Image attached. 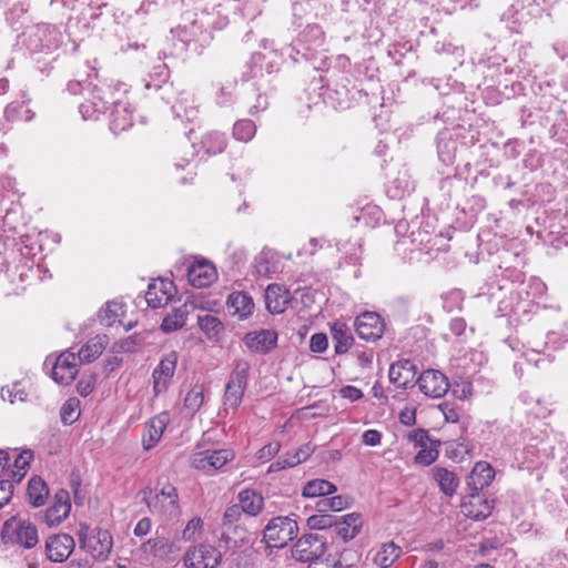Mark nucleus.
Wrapping results in <instances>:
<instances>
[{
  "label": "nucleus",
  "mask_w": 568,
  "mask_h": 568,
  "mask_svg": "<svg viewBox=\"0 0 568 568\" xmlns=\"http://www.w3.org/2000/svg\"><path fill=\"white\" fill-rule=\"evenodd\" d=\"M20 39L31 54H51L61 45L62 33L55 26L40 23L27 28Z\"/></svg>",
  "instance_id": "obj_1"
},
{
  "label": "nucleus",
  "mask_w": 568,
  "mask_h": 568,
  "mask_svg": "<svg viewBox=\"0 0 568 568\" xmlns=\"http://www.w3.org/2000/svg\"><path fill=\"white\" fill-rule=\"evenodd\" d=\"M79 546L89 552L94 559L106 560L112 551V535L100 527L91 528L87 524H80L77 531Z\"/></svg>",
  "instance_id": "obj_2"
},
{
  "label": "nucleus",
  "mask_w": 568,
  "mask_h": 568,
  "mask_svg": "<svg viewBox=\"0 0 568 568\" xmlns=\"http://www.w3.org/2000/svg\"><path fill=\"white\" fill-rule=\"evenodd\" d=\"M298 525L290 516L273 517L263 530V541L270 548H284L297 537Z\"/></svg>",
  "instance_id": "obj_3"
},
{
  "label": "nucleus",
  "mask_w": 568,
  "mask_h": 568,
  "mask_svg": "<svg viewBox=\"0 0 568 568\" xmlns=\"http://www.w3.org/2000/svg\"><path fill=\"white\" fill-rule=\"evenodd\" d=\"M152 493L150 487L143 488L140 494L143 495V500L146 503L148 508L153 514H163L168 517H175L179 515V496L176 488L168 484L153 497L149 498Z\"/></svg>",
  "instance_id": "obj_4"
},
{
  "label": "nucleus",
  "mask_w": 568,
  "mask_h": 568,
  "mask_svg": "<svg viewBox=\"0 0 568 568\" xmlns=\"http://www.w3.org/2000/svg\"><path fill=\"white\" fill-rule=\"evenodd\" d=\"M327 546L323 536L318 534H306L292 547V557L301 562H308L311 567L317 561H324L323 556Z\"/></svg>",
  "instance_id": "obj_5"
},
{
  "label": "nucleus",
  "mask_w": 568,
  "mask_h": 568,
  "mask_svg": "<svg viewBox=\"0 0 568 568\" xmlns=\"http://www.w3.org/2000/svg\"><path fill=\"white\" fill-rule=\"evenodd\" d=\"M2 535L8 541L16 542L27 549L33 548L39 542L37 527L28 520H20L16 517L4 521Z\"/></svg>",
  "instance_id": "obj_6"
},
{
  "label": "nucleus",
  "mask_w": 568,
  "mask_h": 568,
  "mask_svg": "<svg viewBox=\"0 0 568 568\" xmlns=\"http://www.w3.org/2000/svg\"><path fill=\"white\" fill-rule=\"evenodd\" d=\"M250 364L240 361L234 371L231 373L229 382L225 386L224 404L236 408L243 399L244 392L248 379Z\"/></svg>",
  "instance_id": "obj_7"
},
{
  "label": "nucleus",
  "mask_w": 568,
  "mask_h": 568,
  "mask_svg": "<svg viewBox=\"0 0 568 568\" xmlns=\"http://www.w3.org/2000/svg\"><path fill=\"white\" fill-rule=\"evenodd\" d=\"M179 354L171 351L165 354L152 372V388L155 396L165 393L171 385L176 366Z\"/></svg>",
  "instance_id": "obj_8"
},
{
  "label": "nucleus",
  "mask_w": 568,
  "mask_h": 568,
  "mask_svg": "<svg viewBox=\"0 0 568 568\" xmlns=\"http://www.w3.org/2000/svg\"><path fill=\"white\" fill-rule=\"evenodd\" d=\"M235 454L232 449H205L193 454L192 466L207 474L221 469L224 465L233 460Z\"/></svg>",
  "instance_id": "obj_9"
},
{
  "label": "nucleus",
  "mask_w": 568,
  "mask_h": 568,
  "mask_svg": "<svg viewBox=\"0 0 568 568\" xmlns=\"http://www.w3.org/2000/svg\"><path fill=\"white\" fill-rule=\"evenodd\" d=\"M183 560L187 568H216L222 560V554L212 545L200 544L190 548Z\"/></svg>",
  "instance_id": "obj_10"
},
{
  "label": "nucleus",
  "mask_w": 568,
  "mask_h": 568,
  "mask_svg": "<svg viewBox=\"0 0 568 568\" xmlns=\"http://www.w3.org/2000/svg\"><path fill=\"white\" fill-rule=\"evenodd\" d=\"M355 332L361 339L376 342L385 332V323L376 312L361 313L354 322Z\"/></svg>",
  "instance_id": "obj_11"
},
{
  "label": "nucleus",
  "mask_w": 568,
  "mask_h": 568,
  "mask_svg": "<svg viewBox=\"0 0 568 568\" xmlns=\"http://www.w3.org/2000/svg\"><path fill=\"white\" fill-rule=\"evenodd\" d=\"M416 382L420 392L428 397L439 398L449 388L448 378L437 369L424 371Z\"/></svg>",
  "instance_id": "obj_12"
},
{
  "label": "nucleus",
  "mask_w": 568,
  "mask_h": 568,
  "mask_svg": "<svg viewBox=\"0 0 568 568\" xmlns=\"http://www.w3.org/2000/svg\"><path fill=\"white\" fill-rule=\"evenodd\" d=\"M75 542L69 534H55L45 540V554L50 561L63 562L74 550Z\"/></svg>",
  "instance_id": "obj_13"
},
{
  "label": "nucleus",
  "mask_w": 568,
  "mask_h": 568,
  "mask_svg": "<svg viewBox=\"0 0 568 568\" xmlns=\"http://www.w3.org/2000/svg\"><path fill=\"white\" fill-rule=\"evenodd\" d=\"M71 511L70 494L67 489H58L52 504L44 513V523L49 527H57L65 520Z\"/></svg>",
  "instance_id": "obj_14"
},
{
  "label": "nucleus",
  "mask_w": 568,
  "mask_h": 568,
  "mask_svg": "<svg viewBox=\"0 0 568 568\" xmlns=\"http://www.w3.org/2000/svg\"><path fill=\"white\" fill-rule=\"evenodd\" d=\"M278 335L274 329H258L245 334L246 347L256 354L266 355L277 346Z\"/></svg>",
  "instance_id": "obj_15"
},
{
  "label": "nucleus",
  "mask_w": 568,
  "mask_h": 568,
  "mask_svg": "<svg viewBox=\"0 0 568 568\" xmlns=\"http://www.w3.org/2000/svg\"><path fill=\"white\" fill-rule=\"evenodd\" d=\"M78 355L64 352L55 359L52 368V378L61 385H69L78 374Z\"/></svg>",
  "instance_id": "obj_16"
},
{
  "label": "nucleus",
  "mask_w": 568,
  "mask_h": 568,
  "mask_svg": "<svg viewBox=\"0 0 568 568\" xmlns=\"http://www.w3.org/2000/svg\"><path fill=\"white\" fill-rule=\"evenodd\" d=\"M175 286L170 280L159 278L152 281L145 292L148 306L159 308L165 306L172 298Z\"/></svg>",
  "instance_id": "obj_17"
},
{
  "label": "nucleus",
  "mask_w": 568,
  "mask_h": 568,
  "mask_svg": "<svg viewBox=\"0 0 568 568\" xmlns=\"http://www.w3.org/2000/svg\"><path fill=\"white\" fill-rule=\"evenodd\" d=\"M464 514L474 520H484L490 516L493 504L480 491H470L462 503Z\"/></svg>",
  "instance_id": "obj_18"
},
{
  "label": "nucleus",
  "mask_w": 568,
  "mask_h": 568,
  "mask_svg": "<svg viewBox=\"0 0 568 568\" xmlns=\"http://www.w3.org/2000/svg\"><path fill=\"white\" fill-rule=\"evenodd\" d=\"M417 368L410 359H402L390 365L389 382L397 388H407L415 382Z\"/></svg>",
  "instance_id": "obj_19"
},
{
  "label": "nucleus",
  "mask_w": 568,
  "mask_h": 568,
  "mask_svg": "<svg viewBox=\"0 0 568 568\" xmlns=\"http://www.w3.org/2000/svg\"><path fill=\"white\" fill-rule=\"evenodd\" d=\"M292 301L291 292L281 284H270L265 290V305L270 313L282 314Z\"/></svg>",
  "instance_id": "obj_20"
},
{
  "label": "nucleus",
  "mask_w": 568,
  "mask_h": 568,
  "mask_svg": "<svg viewBox=\"0 0 568 568\" xmlns=\"http://www.w3.org/2000/svg\"><path fill=\"white\" fill-rule=\"evenodd\" d=\"M170 423V415L168 412H162L159 415L152 417L148 423L143 433V448L150 450L156 446L162 438V435Z\"/></svg>",
  "instance_id": "obj_21"
},
{
  "label": "nucleus",
  "mask_w": 568,
  "mask_h": 568,
  "mask_svg": "<svg viewBox=\"0 0 568 568\" xmlns=\"http://www.w3.org/2000/svg\"><path fill=\"white\" fill-rule=\"evenodd\" d=\"M112 110L110 113V129L114 134L131 128L133 124V114L128 102L112 100Z\"/></svg>",
  "instance_id": "obj_22"
},
{
  "label": "nucleus",
  "mask_w": 568,
  "mask_h": 568,
  "mask_svg": "<svg viewBox=\"0 0 568 568\" xmlns=\"http://www.w3.org/2000/svg\"><path fill=\"white\" fill-rule=\"evenodd\" d=\"M216 278V270L209 262H197L187 268V281L194 287H207Z\"/></svg>",
  "instance_id": "obj_23"
},
{
  "label": "nucleus",
  "mask_w": 568,
  "mask_h": 568,
  "mask_svg": "<svg viewBox=\"0 0 568 568\" xmlns=\"http://www.w3.org/2000/svg\"><path fill=\"white\" fill-rule=\"evenodd\" d=\"M178 34L180 39L187 45L191 42L200 43L203 45L207 43L211 38V34L206 30L205 24L197 19L190 20L189 23L179 26Z\"/></svg>",
  "instance_id": "obj_24"
},
{
  "label": "nucleus",
  "mask_w": 568,
  "mask_h": 568,
  "mask_svg": "<svg viewBox=\"0 0 568 568\" xmlns=\"http://www.w3.org/2000/svg\"><path fill=\"white\" fill-rule=\"evenodd\" d=\"M494 478L495 469L493 466L486 462H478L467 477V486L470 491H480L488 487Z\"/></svg>",
  "instance_id": "obj_25"
},
{
  "label": "nucleus",
  "mask_w": 568,
  "mask_h": 568,
  "mask_svg": "<svg viewBox=\"0 0 568 568\" xmlns=\"http://www.w3.org/2000/svg\"><path fill=\"white\" fill-rule=\"evenodd\" d=\"M362 529L361 515L357 513L347 514L335 519L333 532L343 541L355 538Z\"/></svg>",
  "instance_id": "obj_26"
},
{
  "label": "nucleus",
  "mask_w": 568,
  "mask_h": 568,
  "mask_svg": "<svg viewBox=\"0 0 568 568\" xmlns=\"http://www.w3.org/2000/svg\"><path fill=\"white\" fill-rule=\"evenodd\" d=\"M331 336L337 355L345 354L354 344V337L346 323L336 321L331 325Z\"/></svg>",
  "instance_id": "obj_27"
},
{
  "label": "nucleus",
  "mask_w": 568,
  "mask_h": 568,
  "mask_svg": "<svg viewBox=\"0 0 568 568\" xmlns=\"http://www.w3.org/2000/svg\"><path fill=\"white\" fill-rule=\"evenodd\" d=\"M436 148L442 163L452 165L455 162L457 141L453 138L449 130H443L437 134Z\"/></svg>",
  "instance_id": "obj_28"
},
{
  "label": "nucleus",
  "mask_w": 568,
  "mask_h": 568,
  "mask_svg": "<svg viewBox=\"0 0 568 568\" xmlns=\"http://www.w3.org/2000/svg\"><path fill=\"white\" fill-rule=\"evenodd\" d=\"M229 311L241 320L250 316L254 310V302L251 295L245 292H234L229 295L226 302Z\"/></svg>",
  "instance_id": "obj_29"
},
{
  "label": "nucleus",
  "mask_w": 568,
  "mask_h": 568,
  "mask_svg": "<svg viewBox=\"0 0 568 568\" xmlns=\"http://www.w3.org/2000/svg\"><path fill=\"white\" fill-rule=\"evenodd\" d=\"M430 473L444 495L452 497L456 493L459 479L454 471L437 466L432 468Z\"/></svg>",
  "instance_id": "obj_30"
},
{
  "label": "nucleus",
  "mask_w": 568,
  "mask_h": 568,
  "mask_svg": "<svg viewBox=\"0 0 568 568\" xmlns=\"http://www.w3.org/2000/svg\"><path fill=\"white\" fill-rule=\"evenodd\" d=\"M237 499L240 507L248 516H257L264 507L263 496L254 489L245 488L241 490Z\"/></svg>",
  "instance_id": "obj_31"
},
{
  "label": "nucleus",
  "mask_w": 568,
  "mask_h": 568,
  "mask_svg": "<svg viewBox=\"0 0 568 568\" xmlns=\"http://www.w3.org/2000/svg\"><path fill=\"white\" fill-rule=\"evenodd\" d=\"M16 455L11 460V479L12 483H20L27 475L30 463L33 459V452L26 449L20 454H17V449L12 450Z\"/></svg>",
  "instance_id": "obj_32"
},
{
  "label": "nucleus",
  "mask_w": 568,
  "mask_h": 568,
  "mask_svg": "<svg viewBox=\"0 0 568 568\" xmlns=\"http://www.w3.org/2000/svg\"><path fill=\"white\" fill-rule=\"evenodd\" d=\"M27 494L30 504L33 507H40L45 504L49 496V489L41 477L33 476L28 483Z\"/></svg>",
  "instance_id": "obj_33"
},
{
  "label": "nucleus",
  "mask_w": 568,
  "mask_h": 568,
  "mask_svg": "<svg viewBox=\"0 0 568 568\" xmlns=\"http://www.w3.org/2000/svg\"><path fill=\"white\" fill-rule=\"evenodd\" d=\"M172 111L176 118L181 120H185L187 122H192L197 118L199 109L194 103V99L190 95H185L184 93L174 102L172 105Z\"/></svg>",
  "instance_id": "obj_34"
},
{
  "label": "nucleus",
  "mask_w": 568,
  "mask_h": 568,
  "mask_svg": "<svg viewBox=\"0 0 568 568\" xmlns=\"http://www.w3.org/2000/svg\"><path fill=\"white\" fill-rule=\"evenodd\" d=\"M187 314L189 310L186 304L174 308L163 318L161 329L164 333H171L182 328L186 323Z\"/></svg>",
  "instance_id": "obj_35"
},
{
  "label": "nucleus",
  "mask_w": 568,
  "mask_h": 568,
  "mask_svg": "<svg viewBox=\"0 0 568 568\" xmlns=\"http://www.w3.org/2000/svg\"><path fill=\"white\" fill-rule=\"evenodd\" d=\"M201 144L205 153L215 155L222 153L225 150L227 145V139L226 135L222 132L210 131L202 136Z\"/></svg>",
  "instance_id": "obj_36"
},
{
  "label": "nucleus",
  "mask_w": 568,
  "mask_h": 568,
  "mask_svg": "<svg viewBox=\"0 0 568 568\" xmlns=\"http://www.w3.org/2000/svg\"><path fill=\"white\" fill-rule=\"evenodd\" d=\"M402 548L395 542L383 544L374 557V562L381 568L390 567L400 556Z\"/></svg>",
  "instance_id": "obj_37"
},
{
  "label": "nucleus",
  "mask_w": 568,
  "mask_h": 568,
  "mask_svg": "<svg viewBox=\"0 0 568 568\" xmlns=\"http://www.w3.org/2000/svg\"><path fill=\"white\" fill-rule=\"evenodd\" d=\"M141 549L146 556L164 559L170 555L172 545L169 539L164 537H156L144 542Z\"/></svg>",
  "instance_id": "obj_38"
},
{
  "label": "nucleus",
  "mask_w": 568,
  "mask_h": 568,
  "mask_svg": "<svg viewBox=\"0 0 568 568\" xmlns=\"http://www.w3.org/2000/svg\"><path fill=\"white\" fill-rule=\"evenodd\" d=\"M162 58L159 57V60ZM169 79V69L168 65L159 61L155 65H153L152 70L148 74V79H143L144 87L148 90L154 89L160 90L162 89V85L166 83Z\"/></svg>",
  "instance_id": "obj_39"
},
{
  "label": "nucleus",
  "mask_w": 568,
  "mask_h": 568,
  "mask_svg": "<svg viewBox=\"0 0 568 568\" xmlns=\"http://www.w3.org/2000/svg\"><path fill=\"white\" fill-rule=\"evenodd\" d=\"M337 490L336 486L326 479H313L303 487L302 495L306 498L332 495Z\"/></svg>",
  "instance_id": "obj_40"
},
{
  "label": "nucleus",
  "mask_w": 568,
  "mask_h": 568,
  "mask_svg": "<svg viewBox=\"0 0 568 568\" xmlns=\"http://www.w3.org/2000/svg\"><path fill=\"white\" fill-rule=\"evenodd\" d=\"M197 325L210 339L217 337L224 329L222 321L211 314L197 316Z\"/></svg>",
  "instance_id": "obj_41"
},
{
  "label": "nucleus",
  "mask_w": 568,
  "mask_h": 568,
  "mask_svg": "<svg viewBox=\"0 0 568 568\" xmlns=\"http://www.w3.org/2000/svg\"><path fill=\"white\" fill-rule=\"evenodd\" d=\"M112 90L110 87H94L93 95L91 100H87L89 103L94 104V109L99 110V118L105 113L109 106L112 104Z\"/></svg>",
  "instance_id": "obj_42"
},
{
  "label": "nucleus",
  "mask_w": 568,
  "mask_h": 568,
  "mask_svg": "<svg viewBox=\"0 0 568 568\" xmlns=\"http://www.w3.org/2000/svg\"><path fill=\"white\" fill-rule=\"evenodd\" d=\"M440 446V440L434 439L424 447H420V450L414 457V462L416 465L420 466H429L439 456L438 447Z\"/></svg>",
  "instance_id": "obj_43"
},
{
  "label": "nucleus",
  "mask_w": 568,
  "mask_h": 568,
  "mask_svg": "<svg viewBox=\"0 0 568 568\" xmlns=\"http://www.w3.org/2000/svg\"><path fill=\"white\" fill-rule=\"evenodd\" d=\"M80 399L77 397H70L62 404L60 418L64 425H72L80 418Z\"/></svg>",
  "instance_id": "obj_44"
},
{
  "label": "nucleus",
  "mask_w": 568,
  "mask_h": 568,
  "mask_svg": "<svg viewBox=\"0 0 568 568\" xmlns=\"http://www.w3.org/2000/svg\"><path fill=\"white\" fill-rule=\"evenodd\" d=\"M124 314L123 304L119 302H108L99 312L100 323L104 326H112L118 318Z\"/></svg>",
  "instance_id": "obj_45"
},
{
  "label": "nucleus",
  "mask_w": 568,
  "mask_h": 568,
  "mask_svg": "<svg viewBox=\"0 0 568 568\" xmlns=\"http://www.w3.org/2000/svg\"><path fill=\"white\" fill-rule=\"evenodd\" d=\"M4 115L9 121H30L33 113L24 102H11L4 109Z\"/></svg>",
  "instance_id": "obj_46"
},
{
  "label": "nucleus",
  "mask_w": 568,
  "mask_h": 568,
  "mask_svg": "<svg viewBox=\"0 0 568 568\" xmlns=\"http://www.w3.org/2000/svg\"><path fill=\"white\" fill-rule=\"evenodd\" d=\"M104 345L98 339L89 341L82 346L78 353L79 362L82 364H89L97 359L103 352Z\"/></svg>",
  "instance_id": "obj_47"
},
{
  "label": "nucleus",
  "mask_w": 568,
  "mask_h": 568,
  "mask_svg": "<svg viewBox=\"0 0 568 568\" xmlns=\"http://www.w3.org/2000/svg\"><path fill=\"white\" fill-rule=\"evenodd\" d=\"M256 133V125L252 120H239L233 125V138L241 142L251 141Z\"/></svg>",
  "instance_id": "obj_48"
},
{
  "label": "nucleus",
  "mask_w": 568,
  "mask_h": 568,
  "mask_svg": "<svg viewBox=\"0 0 568 568\" xmlns=\"http://www.w3.org/2000/svg\"><path fill=\"white\" fill-rule=\"evenodd\" d=\"M325 34L318 24H307L300 34V41L310 45L320 47L324 43Z\"/></svg>",
  "instance_id": "obj_49"
},
{
  "label": "nucleus",
  "mask_w": 568,
  "mask_h": 568,
  "mask_svg": "<svg viewBox=\"0 0 568 568\" xmlns=\"http://www.w3.org/2000/svg\"><path fill=\"white\" fill-rule=\"evenodd\" d=\"M204 403V389L202 385H195L185 395L184 407L191 413H196Z\"/></svg>",
  "instance_id": "obj_50"
},
{
  "label": "nucleus",
  "mask_w": 568,
  "mask_h": 568,
  "mask_svg": "<svg viewBox=\"0 0 568 568\" xmlns=\"http://www.w3.org/2000/svg\"><path fill=\"white\" fill-rule=\"evenodd\" d=\"M335 519H338L337 516H333L329 514H315L307 518V526L310 529L314 530H323L327 528H333L335 524Z\"/></svg>",
  "instance_id": "obj_51"
},
{
  "label": "nucleus",
  "mask_w": 568,
  "mask_h": 568,
  "mask_svg": "<svg viewBox=\"0 0 568 568\" xmlns=\"http://www.w3.org/2000/svg\"><path fill=\"white\" fill-rule=\"evenodd\" d=\"M464 302V293L460 290H453L443 296V308L452 313L460 311Z\"/></svg>",
  "instance_id": "obj_52"
},
{
  "label": "nucleus",
  "mask_w": 568,
  "mask_h": 568,
  "mask_svg": "<svg viewBox=\"0 0 568 568\" xmlns=\"http://www.w3.org/2000/svg\"><path fill=\"white\" fill-rule=\"evenodd\" d=\"M20 386V383H14L12 387H2L1 397L3 399H9L10 403H14L16 400H26L27 393Z\"/></svg>",
  "instance_id": "obj_53"
},
{
  "label": "nucleus",
  "mask_w": 568,
  "mask_h": 568,
  "mask_svg": "<svg viewBox=\"0 0 568 568\" xmlns=\"http://www.w3.org/2000/svg\"><path fill=\"white\" fill-rule=\"evenodd\" d=\"M11 460L12 456L10 455V450L8 449H0V480L9 479L10 483H12L11 479Z\"/></svg>",
  "instance_id": "obj_54"
},
{
  "label": "nucleus",
  "mask_w": 568,
  "mask_h": 568,
  "mask_svg": "<svg viewBox=\"0 0 568 568\" xmlns=\"http://www.w3.org/2000/svg\"><path fill=\"white\" fill-rule=\"evenodd\" d=\"M344 551L341 552L339 558H334L331 555L324 561H317L307 568H351L352 564H344Z\"/></svg>",
  "instance_id": "obj_55"
},
{
  "label": "nucleus",
  "mask_w": 568,
  "mask_h": 568,
  "mask_svg": "<svg viewBox=\"0 0 568 568\" xmlns=\"http://www.w3.org/2000/svg\"><path fill=\"white\" fill-rule=\"evenodd\" d=\"M203 529V520L200 517L192 518L183 530V539L191 540L200 535Z\"/></svg>",
  "instance_id": "obj_56"
},
{
  "label": "nucleus",
  "mask_w": 568,
  "mask_h": 568,
  "mask_svg": "<svg viewBox=\"0 0 568 568\" xmlns=\"http://www.w3.org/2000/svg\"><path fill=\"white\" fill-rule=\"evenodd\" d=\"M281 450L280 442H271L264 445L256 454V457L262 463L270 460Z\"/></svg>",
  "instance_id": "obj_57"
},
{
  "label": "nucleus",
  "mask_w": 568,
  "mask_h": 568,
  "mask_svg": "<svg viewBox=\"0 0 568 568\" xmlns=\"http://www.w3.org/2000/svg\"><path fill=\"white\" fill-rule=\"evenodd\" d=\"M244 514L243 508L239 504L229 506L223 515V525H233L237 523Z\"/></svg>",
  "instance_id": "obj_58"
},
{
  "label": "nucleus",
  "mask_w": 568,
  "mask_h": 568,
  "mask_svg": "<svg viewBox=\"0 0 568 568\" xmlns=\"http://www.w3.org/2000/svg\"><path fill=\"white\" fill-rule=\"evenodd\" d=\"M408 440L410 443H414L416 447H424L434 439L429 437L427 430L423 428H417L408 434Z\"/></svg>",
  "instance_id": "obj_59"
},
{
  "label": "nucleus",
  "mask_w": 568,
  "mask_h": 568,
  "mask_svg": "<svg viewBox=\"0 0 568 568\" xmlns=\"http://www.w3.org/2000/svg\"><path fill=\"white\" fill-rule=\"evenodd\" d=\"M328 346V339L324 333H315L311 336L310 348L314 353H323Z\"/></svg>",
  "instance_id": "obj_60"
},
{
  "label": "nucleus",
  "mask_w": 568,
  "mask_h": 568,
  "mask_svg": "<svg viewBox=\"0 0 568 568\" xmlns=\"http://www.w3.org/2000/svg\"><path fill=\"white\" fill-rule=\"evenodd\" d=\"M13 495V483L9 479L0 480V509L7 505Z\"/></svg>",
  "instance_id": "obj_61"
},
{
  "label": "nucleus",
  "mask_w": 568,
  "mask_h": 568,
  "mask_svg": "<svg viewBox=\"0 0 568 568\" xmlns=\"http://www.w3.org/2000/svg\"><path fill=\"white\" fill-rule=\"evenodd\" d=\"M254 92L256 93V98L255 102L250 106L251 114H256L261 111H264L268 106L267 95L258 92V89H254Z\"/></svg>",
  "instance_id": "obj_62"
},
{
  "label": "nucleus",
  "mask_w": 568,
  "mask_h": 568,
  "mask_svg": "<svg viewBox=\"0 0 568 568\" xmlns=\"http://www.w3.org/2000/svg\"><path fill=\"white\" fill-rule=\"evenodd\" d=\"M94 385H95L94 376H90L88 378L82 377L77 384V392L81 396L85 397L93 392Z\"/></svg>",
  "instance_id": "obj_63"
},
{
  "label": "nucleus",
  "mask_w": 568,
  "mask_h": 568,
  "mask_svg": "<svg viewBox=\"0 0 568 568\" xmlns=\"http://www.w3.org/2000/svg\"><path fill=\"white\" fill-rule=\"evenodd\" d=\"M142 346V342L138 335H131L120 343V348L125 353L135 352Z\"/></svg>",
  "instance_id": "obj_64"
}]
</instances>
